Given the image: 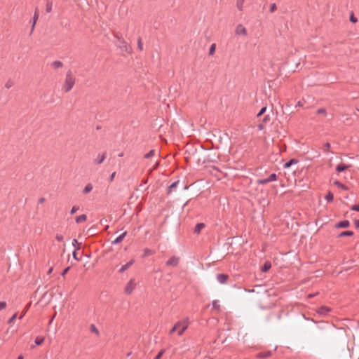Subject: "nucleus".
<instances>
[{
    "label": "nucleus",
    "instance_id": "1",
    "mask_svg": "<svg viewBox=\"0 0 359 359\" xmlns=\"http://www.w3.org/2000/svg\"><path fill=\"white\" fill-rule=\"evenodd\" d=\"M257 126L259 130H264L266 126L273 123L269 114H257L256 121Z\"/></svg>",
    "mask_w": 359,
    "mask_h": 359
},
{
    "label": "nucleus",
    "instance_id": "2",
    "mask_svg": "<svg viewBox=\"0 0 359 359\" xmlns=\"http://www.w3.org/2000/svg\"><path fill=\"white\" fill-rule=\"evenodd\" d=\"M74 84L75 77L74 76L72 72L69 70L66 74L65 79L62 89L65 93H68L73 88Z\"/></svg>",
    "mask_w": 359,
    "mask_h": 359
},
{
    "label": "nucleus",
    "instance_id": "3",
    "mask_svg": "<svg viewBox=\"0 0 359 359\" xmlns=\"http://www.w3.org/2000/svg\"><path fill=\"white\" fill-rule=\"evenodd\" d=\"M188 327V323L186 321H179L175 324L173 327L170 330L169 334H172L175 331L178 330V335L182 336Z\"/></svg>",
    "mask_w": 359,
    "mask_h": 359
},
{
    "label": "nucleus",
    "instance_id": "4",
    "mask_svg": "<svg viewBox=\"0 0 359 359\" xmlns=\"http://www.w3.org/2000/svg\"><path fill=\"white\" fill-rule=\"evenodd\" d=\"M180 262V258L174 255L169 258V259L165 262V265L167 266L176 267L179 265Z\"/></svg>",
    "mask_w": 359,
    "mask_h": 359
},
{
    "label": "nucleus",
    "instance_id": "5",
    "mask_svg": "<svg viewBox=\"0 0 359 359\" xmlns=\"http://www.w3.org/2000/svg\"><path fill=\"white\" fill-rule=\"evenodd\" d=\"M136 287L135 280L134 278H131L129 282L126 284L125 287V292L128 294H130Z\"/></svg>",
    "mask_w": 359,
    "mask_h": 359
},
{
    "label": "nucleus",
    "instance_id": "6",
    "mask_svg": "<svg viewBox=\"0 0 359 359\" xmlns=\"http://www.w3.org/2000/svg\"><path fill=\"white\" fill-rule=\"evenodd\" d=\"M235 34L238 36H246L248 35V32L243 25L239 24L236 27Z\"/></svg>",
    "mask_w": 359,
    "mask_h": 359
},
{
    "label": "nucleus",
    "instance_id": "7",
    "mask_svg": "<svg viewBox=\"0 0 359 359\" xmlns=\"http://www.w3.org/2000/svg\"><path fill=\"white\" fill-rule=\"evenodd\" d=\"M272 355V351H267L264 352H259L256 355V358H260V359H265L271 357Z\"/></svg>",
    "mask_w": 359,
    "mask_h": 359
},
{
    "label": "nucleus",
    "instance_id": "8",
    "mask_svg": "<svg viewBox=\"0 0 359 359\" xmlns=\"http://www.w3.org/2000/svg\"><path fill=\"white\" fill-rule=\"evenodd\" d=\"M350 226V222L348 220H343L340 221L335 224L334 227L336 229H342V228H347Z\"/></svg>",
    "mask_w": 359,
    "mask_h": 359
},
{
    "label": "nucleus",
    "instance_id": "9",
    "mask_svg": "<svg viewBox=\"0 0 359 359\" xmlns=\"http://www.w3.org/2000/svg\"><path fill=\"white\" fill-rule=\"evenodd\" d=\"M351 167V165H346L345 163H341L337 165L336 171L337 172H344L346 170L350 168Z\"/></svg>",
    "mask_w": 359,
    "mask_h": 359
},
{
    "label": "nucleus",
    "instance_id": "10",
    "mask_svg": "<svg viewBox=\"0 0 359 359\" xmlns=\"http://www.w3.org/2000/svg\"><path fill=\"white\" fill-rule=\"evenodd\" d=\"M135 262V259H132L128 262H127L125 265L122 266L121 269L118 270L119 273H123L126 270H128Z\"/></svg>",
    "mask_w": 359,
    "mask_h": 359
},
{
    "label": "nucleus",
    "instance_id": "11",
    "mask_svg": "<svg viewBox=\"0 0 359 359\" xmlns=\"http://www.w3.org/2000/svg\"><path fill=\"white\" fill-rule=\"evenodd\" d=\"M229 276L224 273H219L217 276V280L222 284L226 283Z\"/></svg>",
    "mask_w": 359,
    "mask_h": 359
},
{
    "label": "nucleus",
    "instance_id": "12",
    "mask_svg": "<svg viewBox=\"0 0 359 359\" xmlns=\"http://www.w3.org/2000/svg\"><path fill=\"white\" fill-rule=\"evenodd\" d=\"M107 153L104 152L102 154H99L97 157L94 160L95 164H101L106 158Z\"/></svg>",
    "mask_w": 359,
    "mask_h": 359
},
{
    "label": "nucleus",
    "instance_id": "13",
    "mask_svg": "<svg viewBox=\"0 0 359 359\" xmlns=\"http://www.w3.org/2000/svg\"><path fill=\"white\" fill-rule=\"evenodd\" d=\"M50 66L54 69H58L63 67V63L60 60H55L51 63Z\"/></svg>",
    "mask_w": 359,
    "mask_h": 359
},
{
    "label": "nucleus",
    "instance_id": "14",
    "mask_svg": "<svg viewBox=\"0 0 359 359\" xmlns=\"http://www.w3.org/2000/svg\"><path fill=\"white\" fill-rule=\"evenodd\" d=\"M204 228H205V224H204L203 223H198V224L196 225L195 228H194V232L195 233L198 234V233H200V232L201 231V230H202L203 229H204Z\"/></svg>",
    "mask_w": 359,
    "mask_h": 359
},
{
    "label": "nucleus",
    "instance_id": "15",
    "mask_svg": "<svg viewBox=\"0 0 359 359\" xmlns=\"http://www.w3.org/2000/svg\"><path fill=\"white\" fill-rule=\"evenodd\" d=\"M127 234V231L123 232L122 234H121L119 236H118L113 242L114 244H118L122 242V241L124 239L125 236Z\"/></svg>",
    "mask_w": 359,
    "mask_h": 359
},
{
    "label": "nucleus",
    "instance_id": "16",
    "mask_svg": "<svg viewBox=\"0 0 359 359\" xmlns=\"http://www.w3.org/2000/svg\"><path fill=\"white\" fill-rule=\"evenodd\" d=\"M298 162H299V161L297 159L292 158L290 161H288L287 162H286L284 164L283 167H284V168H290L293 164H297Z\"/></svg>",
    "mask_w": 359,
    "mask_h": 359
},
{
    "label": "nucleus",
    "instance_id": "17",
    "mask_svg": "<svg viewBox=\"0 0 359 359\" xmlns=\"http://www.w3.org/2000/svg\"><path fill=\"white\" fill-rule=\"evenodd\" d=\"M86 220H87V215L85 214H83L81 215L76 217V218H75V221L78 224L86 222Z\"/></svg>",
    "mask_w": 359,
    "mask_h": 359
},
{
    "label": "nucleus",
    "instance_id": "18",
    "mask_svg": "<svg viewBox=\"0 0 359 359\" xmlns=\"http://www.w3.org/2000/svg\"><path fill=\"white\" fill-rule=\"evenodd\" d=\"M331 309L325 306H323L318 309V313L325 315L329 311H330Z\"/></svg>",
    "mask_w": 359,
    "mask_h": 359
},
{
    "label": "nucleus",
    "instance_id": "19",
    "mask_svg": "<svg viewBox=\"0 0 359 359\" xmlns=\"http://www.w3.org/2000/svg\"><path fill=\"white\" fill-rule=\"evenodd\" d=\"M353 234H354V233L352 231H344L341 232L337 236V237L341 238V237H345V236H352Z\"/></svg>",
    "mask_w": 359,
    "mask_h": 359
},
{
    "label": "nucleus",
    "instance_id": "20",
    "mask_svg": "<svg viewBox=\"0 0 359 359\" xmlns=\"http://www.w3.org/2000/svg\"><path fill=\"white\" fill-rule=\"evenodd\" d=\"M334 184L336 185L338 188L341 189L343 190H348V187L346 185H345L344 184L340 182L338 180H335L334 182Z\"/></svg>",
    "mask_w": 359,
    "mask_h": 359
},
{
    "label": "nucleus",
    "instance_id": "21",
    "mask_svg": "<svg viewBox=\"0 0 359 359\" xmlns=\"http://www.w3.org/2000/svg\"><path fill=\"white\" fill-rule=\"evenodd\" d=\"M179 183V180L174 182L171 185H170L168 188V194H170L173 190H175Z\"/></svg>",
    "mask_w": 359,
    "mask_h": 359
},
{
    "label": "nucleus",
    "instance_id": "22",
    "mask_svg": "<svg viewBox=\"0 0 359 359\" xmlns=\"http://www.w3.org/2000/svg\"><path fill=\"white\" fill-rule=\"evenodd\" d=\"M245 1V0H237L236 7L239 11H243Z\"/></svg>",
    "mask_w": 359,
    "mask_h": 359
},
{
    "label": "nucleus",
    "instance_id": "23",
    "mask_svg": "<svg viewBox=\"0 0 359 359\" xmlns=\"http://www.w3.org/2000/svg\"><path fill=\"white\" fill-rule=\"evenodd\" d=\"M271 267V264L269 262H266L262 268V271L264 272L268 271Z\"/></svg>",
    "mask_w": 359,
    "mask_h": 359
},
{
    "label": "nucleus",
    "instance_id": "24",
    "mask_svg": "<svg viewBox=\"0 0 359 359\" xmlns=\"http://www.w3.org/2000/svg\"><path fill=\"white\" fill-rule=\"evenodd\" d=\"M93 189V186L90 183L88 184L83 190L84 194L90 193Z\"/></svg>",
    "mask_w": 359,
    "mask_h": 359
},
{
    "label": "nucleus",
    "instance_id": "25",
    "mask_svg": "<svg viewBox=\"0 0 359 359\" xmlns=\"http://www.w3.org/2000/svg\"><path fill=\"white\" fill-rule=\"evenodd\" d=\"M44 341V337H41V336H38L36 337L35 339V344L37 345V346H39V345H41Z\"/></svg>",
    "mask_w": 359,
    "mask_h": 359
},
{
    "label": "nucleus",
    "instance_id": "26",
    "mask_svg": "<svg viewBox=\"0 0 359 359\" xmlns=\"http://www.w3.org/2000/svg\"><path fill=\"white\" fill-rule=\"evenodd\" d=\"M156 154V151L155 149H151L150 151L144 154V158H149L154 156H155Z\"/></svg>",
    "mask_w": 359,
    "mask_h": 359
},
{
    "label": "nucleus",
    "instance_id": "27",
    "mask_svg": "<svg viewBox=\"0 0 359 359\" xmlns=\"http://www.w3.org/2000/svg\"><path fill=\"white\" fill-rule=\"evenodd\" d=\"M333 199H334V195L330 191H329L327 192V195L325 196V200L327 202H332Z\"/></svg>",
    "mask_w": 359,
    "mask_h": 359
},
{
    "label": "nucleus",
    "instance_id": "28",
    "mask_svg": "<svg viewBox=\"0 0 359 359\" xmlns=\"http://www.w3.org/2000/svg\"><path fill=\"white\" fill-rule=\"evenodd\" d=\"M90 331L95 333L97 336L100 335V332L94 324H92L90 327Z\"/></svg>",
    "mask_w": 359,
    "mask_h": 359
},
{
    "label": "nucleus",
    "instance_id": "29",
    "mask_svg": "<svg viewBox=\"0 0 359 359\" xmlns=\"http://www.w3.org/2000/svg\"><path fill=\"white\" fill-rule=\"evenodd\" d=\"M53 8V4L51 1H48L46 2V11L47 13H50Z\"/></svg>",
    "mask_w": 359,
    "mask_h": 359
},
{
    "label": "nucleus",
    "instance_id": "30",
    "mask_svg": "<svg viewBox=\"0 0 359 359\" xmlns=\"http://www.w3.org/2000/svg\"><path fill=\"white\" fill-rule=\"evenodd\" d=\"M270 181L268 178H266V179H259L257 181V183L259 185H263V184H266L267 183H269Z\"/></svg>",
    "mask_w": 359,
    "mask_h": 359
},
{
    "label": "nucleus",
    "instance_id": "31",
    "mask_svg": "<svg viewBox=\"0 0 359 359\" xmlns=\"http://www.w3.org/2000/svg\"><path fill=\"white\" fill-rule=\"evenodd\" d=\"M72 245L75 248V250H78L81 248V243H78L76 239H74L72 241Z\"/></svg>",
    "mask_w": 359,
    "mask_h": 359
},
{
    "label": "nucleus",
    "instance_id": "32",
    "mask_svg": "<svg viewBox=\"0 0 359 359\" xmlns=\"http://www.w3.org/2000/svg\"><path fill=\"white\" fill-rule=\"evenodd\" d=\"M153 254H154V252L151 250H150L149 248H145L144 250L143 257H148V256L151 255Z\"/></svg>",
    "mask_w": 359,
    "mask_h": 359
},
{
    "label": "nucleus",
    "instance_id": "33",
    "mask_svg": "<svg viewBox=\"0 0 359 359\" xmlns=\"http://www.w3.org/2000/svg\"><path fill=\"white\" fill-rule=\"evenodd\" d=\"M18 316V313H14L8 320V324H12Z\"/></svg>",
    "mask_w": 359,
    "mask_h": 359
},
{
    "label": "nucleus",
    "instance_id": "34",
    "mask_svg": "<svg viewBox=\"0 0 359 359\" xmlns=\"http://www.w3.org/2000/svg\"><path fill=\"white\" fill-rule=\"evenodd\" d=\"M216 45L215 43H212L209 49V55H212L215 52Z\"/></svg>",
    "mask_w": 359,
    "mask_h": 359
},
{
    "label": "nucleus",
    "instance_id": "35",
    "mask_svg": "<svg viewBox=\"0 0 359 359\" xmlns=\"http://www.w3.org/2000/svg\"><path fill=\"white\" fill-rule=\"evenodd\" d=\"M212 308L217 310L220 309V305L218 304V301L214 300L212 302Z\"/></svg>",
    "mask_w": 359,
    "mask_h": 359
},
{
    "label": "nucleus",
    "instance_id": "36",
    "mask_svg": "<svg viewBox=\"0 0 359 359\" xmlns=\"http://www.w3.org/2000/svg\"><path fill=\"white\" fill-rule=\"evenodd\" d=\"M38 18H39V13H38L37 9H36L34 14V17H33V27H34Z\"/></svg>",
    "mask_w": 359,
    "mask_h": 359
},
{
    "label": "nucleus",
    "instance_id": "37",
    "mask_svg": "<svg viewBox=\"0 0 359 359\" xmlns=\"http://www.w3.org/2000/svg\"><path fill=\"white\" fill-rule=\"evenodd\" d=\"M268 179L269 180L270 182L276 181L277 180V175L276 173H272L269 175Z\"/></svg>",
    "mask_w": 359,
    "mask_h": 359
},
{
    "label": "nucleus",
    "instance_id": "38",
    "mask_svg": "<svg viewBox=\"0 0 359 359\" xmlns=\"http://www.w3.org/2000/svg\"><path fill=\"white\" fill-rule=\"evenodd\" d=\"M330 144L329 142H326L324 144V151L325 153H328V152H330Z\"/></svg>",
    "mask_w": 359,
    "mask_h": 359
},
{
    "label": "nucleus",
    "instance_id": "39",
    "mask_svg": "<svg viewBox=\"0 0 359 359\" xmlns=\"http://www.w3.org/2000/svg\"><path fill=\"white\" fill-rule=\"evenodd\" d=\"M79 210V207L77 206V205H74L72 208V210L70 211V214L71 215H74L75 214L78 210Z\"/></svg>",
    "mask_w": 359,
    "mask_h": 359
},
{
    "label": "nucleus",
    "instance_id": "40",
    "mask_svg": "<svg viewBox=\"0 0 359 359\" xmlns=\"http://www.w3.org/2000/svg\"><path fill=\"white\" fill-rule=\"evenodd\" d=\"M13 86V82L12 81H8L5 83V88L7 89L11 88Z\"/></svg>",
    "mask_w": 359,
    "mask_h": 359
},
{
    "label": "nucleus",
    "instance_id": "41",
    "mask_svg": "<svg viewBox=\"0 0 359 359\" xmlns=\"http://www.w3.org/2000/svg\"><path fill=\"white\" fill-rule=\"evenodd\" d=\"M165 352L164 349L161 350L154 359H161Z\"/></svg>",
    "mask_w": 359,
    "mask_h": 359
},
{
    "label": "nucleus",
    "instance_id": "42",
    "mask_svg": "<svg viewBox=\"0 0 359 359\" xmlns=\"http://www.w3.org/2000/svg\"><path fill=\"white\" fill-rule=\"evenodd\" d=\"M351 210L353 211L359 212V203L357 204H355L351 207Z\"/></svg>",
    "mask_w": 359,
    "mask_h": 359
},
{
    "label": "nucleus",
    "instance_id": "43",
    "mask_svg": "<svg viewBox=\"0 0 359 359\" xmlns=\"http://www.w3.org/2000/svg\"><path fill=\"white\" fill-rule=\"evenodd\" d=\"M350 21L353 23H355L358 22V19L354 16V15L352 13L350 16Z\"/></svg>",
    "mask_w": 359,
    "mask_h": 359
},
{
    "label": "nucleus",
    "instance_id": "44",
    "mask_svg": "<svg viewBox=\"0 0 359 359\" xmlns=\"http://www.w3.org/2000/svg\"><path fill=\"white\" fill-rule=\"evenodd\" d=\"M55 239L59 241V242H61L63 241L64 239V237L61 234H57L56 236H55Z\"/></svg>",
    "mask_w": 359,
    "mask_h": 359
},
{
    "label": "nucleus",
    "instance_id": "45",
    "mask_svg": "<svg viewBox=\"0 0 359 359\" xmlns=\"http://www.w3.org/2000/svg\"><path fill=\"white\" fill-rule=\"evenodd\" d=\"M6 307V302H0V311L4 309Z\"/></svg>",
    "mask_w": 359,
    "mask_h": 359
},
{
    "label": "nucleus",
    "instance_id": "46",
    "mask_svg": "<svg viewBox=\"0 0 359 359\" xmlns=\"http://www.w3.org/2000/svg\"><path fill=\"white\" fill-rule=\"evenodd\" d=\"M318 294V292L309 294L307 295V298L308 299H311V298L314 297L315 296H316Z\"/></svg>",
    "mask_w": 359,
    "mask_h": 359
},
{
    "label": "nucleus",
    "instance_id": "47",
    "mask_svg": "<svg viewBox=\"0 0 359 359\" xmlns=\"http://www.w3.org/2000/svg\"><path fill=\"white\" fill-rule=\"evenodd\" d=\"M276 9V6L275 4H273L270 6V11L273 12Z\"/></svg>",
    "mask_w": 359,
    "mask_h": 359
},
{
    "label": "nucleus",
    "instance_id": "48",
    "mask_svg": "<svg viewBox=\"0 0 359 359\" xmlns=\"http://www.w3.org/2000/svg\"><path fill=\"white\" fill-rule=\"evenodd\" d=\"M69 269H70V267H69V266H68V267H67L66 269H64V271H62V276L63 277H65V274L68 272V271L69 270Z\"/></svg>",
    "mask_w": 359,
    "mask_h": 359
},
{
    "label": "nucleus",
    "instance_id": "49",
    "mask_svg": "<svg viewBox=\"0 0 359 359\" xmlns=\"http://www.w3.org/2000/svg\"><path fill=\"white\" fill-rule=\"evenodd\" d=\"M27 309H28V306L24 309V311H22V314L19 317V319H22V317L25 315Z\"/></svg>",
    "mask_w": 359,
    "mask_h": 359
},
{
    "label": "nucleus",
    "instance_id": "50",
    "mask_svg": "<svg viewBox=\"0 0 359 359\" xmlns=\"http://www.w3.org/2000/svg\"><path fill=\"white\" fill-rule=\"evenodd\" d=\"M138 48L140 50H142V49H143V45H142L140 39L138 40Z\"/></svg>",
    "mask_w": 359,
    "mask_h": 359
},
{
    "label": "nucleus",
    "instance_id": "51",
    "mask_svg": "<svg viewBox=\"0 0 359 359\" xmlns=\"http://www.w3.org/2000/svg\"><path fill=\"white\" fill-rule=\"evenodd\" d=\"M73 257L74 259L77 261L80 260V259L77 257V253L76 250L73 252Z\"/></svg>",
    "mask_w": 359,
    "mask_h": 359
},
{
    "label": "nucleus",
    "instance_id": "52",
    "mask_svg": "<svg viewBox=\"0 0 359 359\" xmlns=\"http://www.w3.org/2000/svg\"><path fill=\"white\" fill-rule=\"evenodd\" d=\"M115 175H116V172H114L111 175V176H110V177H109V182H111L114 180Z\"/></svg>",
    "mask_w": 359,
    "mask_h": 359
},
{
    "label": "nucleus",
    "instance_id": "53",
    "mask_svg": "<svg viewBox=\"0 0 359 359\" xmlns=\"http://www.w3.org/2000/svg\"><path fill=\"white\" fill-rule=\"evenodd\" d=\"M354 224L357 229L359 228V219L354 221Z\"/></svg>",
    "mask_w": 359,
    "mask_h": 359
},
{
    "label": "nucleus",
    "instance_id": "54",
    "mask_svg": "<svg viewBox=\"0 0 359 359\" xmlns=\"http://www.w3.org/2000/svg\"><path fill=\"white\" fill-rule=\"evenodd\" d=\"M45 201V198L41 197L39 199V203H43Z\"/></svg>",
    "mask_w": 359,
    "mask_h": 359
},
{
    "label": "nucleus",
    "instance_id": "55",
    "mask_svg": "<svg viewBox=\"0 0 359 359\" xmlns=\"http://www.w3.org/2000/svg\"><path fill=\"white\" fill-rule=\"evenodd\" d=\"M317 112H320V113H323V112H326L325 109H323V108H320V109H318Z\"/></svg>",
    "mask_w": 359,
    "mask_h": 359
},
{
    "label": "nucleus",
    "instance_id": "56",
    "mask_svg": "<svg viewBox=\"0 0 359 359\" xmlns=\"http://www.w3.org/2000/svg\"><path fill=\"white\" fill-rule=\"evenodd\" d=\"M266 107H262L259 112H266Z\"/></svg>",
    "mask_w": 359,
    "mask_h": 359
},
{
    "label": "nucleus",
    "instance_id": "57",
    "mask_svg": "<svg viewBox=\"0 0 359 359\" xmlns=\"http://www.w3.org/2000/svg\"><path fill=\"white\" fill-rule=\"evenodd\" d=\"M107 222V219H104V218H103V219H100V223L101 224H104V222Z\"/></svg>",
    "mask_w": 359,
    "mask_h": 359
},
{
    "label": "nucleus",
    "instance_id": "58",
    "mask_svg": "<svg viewBox=\"0 0 359 359\" xmlns=\"http://www.w3.org/2000/svg\"><path fill=\"white\" fill-rule=\"evenodd\" d=\"M53 270V267H51V268L48 271L47 273H48V275H49V274H50V273H52Z\"/></svg>",
    "mask_w": 359,
    "mask_h": 359
},
{
    "label": "nucleus",
    "instance_id": "59",
    "mask_svg": "<svg viewBox=\"0 0 359 359\" xmlns=\"http://www.w3.org/2000/svg\"><path fill=\"white\" fill-rule=\"evenodd\" d=\"M158 165V163H156V165H154V169H156L157 168V166Z\"/></svg>",
    "mask_w": 359,
    "mask_h": 359
},
{
    "label": "nucleus",
    "instance_id": "60",
    "mask_svg": "<svg viewBox=\"0 0 359 359\" xmlns=\"http://www.w3.org/2000/svg\"><path fill=\"white\" fill-rule=\"evenodd\" d=\"M18 359H23V356H22V355H19V356L18 357Z\"/></svg>",
    "mask_w": 359,
    "mask_h": 359
},
{
    "label": "nucleus",
    "instance_id": "61",
    "mask_svg": "<svg viewBox=\"0 0 359 359\" xmlns=\"http://www.w3.org/2000/svg\"><path fill=\"white\" fill-rule=\"evenodd\" d=\"M123 156V153H121L120 154H118V156H119V157H121V156Z\"/></svg>",
    "mask_w": 359,
    "mask_h": 359
}]
</instances>
